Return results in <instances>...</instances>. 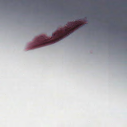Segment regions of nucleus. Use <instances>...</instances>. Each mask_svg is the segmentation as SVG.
Returning <instances> with one entry per match:
<instances>
[{
    "label": "nucleus",
    "instance_id": "nucleus-1",
    "mask_svg": "<svg viewBox=\"0 0 127 127\" xmlns=\"http://www.w3.org/2000/svg\"><path fill=\"white\" fill-rule=\"evenodd\" d=\"M67 27H65L58 31L49 38L44 36L38 37L35 40L33 46L34 48L39 47L54 43L63 39L73 32L79 27L80 25L71 23Z\"/></svg>",
    "mask_w": 127,
    "mask_h": 127
}]
</instances>
